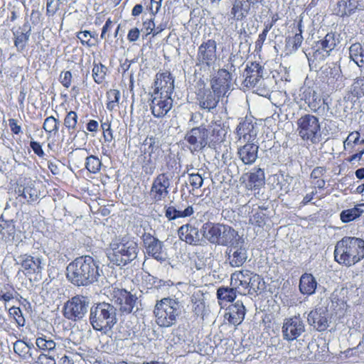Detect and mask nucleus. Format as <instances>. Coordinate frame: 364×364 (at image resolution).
Instances as JSON below:
<instances>
[{"mask_svg":"<svg viewBox=\"0 0 364 364\" xmlns=\"http://www.w3.org/2000/svg\"><path fill=\"white\" fill-rule=\"evenodd\" d=\"M99 265L93 257L89 255L75 258L67 267V278L77 286H87L97 281Z\"/></svg>","mask_w":364,"mask_h":364,"instance_id":"obj_1","label":"nucleus"},{"mask_svg":"<svg viewBox=\"0 0 364 364\" xmlns=\"http://www.w3.org/2000/svg\"><path fill=\"white\" fill-rule=\"evenodd\" d=\"M242 1L235 0L231 9V15L236 20H242L245 16Z\"/></svg>","mask_w":364,"mask_h":364,"instance_id":"obj_56","label":"nucleus"},{"mask_svg":"<svg viewBox=\"0 0 364 364\" xmlns=\"http://www.w3.org/2000/svg\"><path fill=\"white\" fill-rule=\"evenodd\" d=\"M154 314L159 326L169 328L176 323L181 314L179 304L170 297L163 298L156 301Z\"/></svg>","mask_w":364,"mask_h":364,"instance_id":"obj_4","label":"nucleus"},{"mask_svg":"<svg viewBox=\"0 0 364 364\" xmlns=\"http://www.w3.org/2000/svg\"><path fill=\"white\" fill-rule=\"evenodd\" d=\"M13 349L19 359L26 362L33 360V353L37 352L32 343H28L22 339H18L14 343Z\"/></svg>","mask_w":364,"mask_h":364,"instance_id":"obj_33","label":"nucleus"},{"mask_svg":"<svg viewBox=\"0 0 364 364\" xmlns=\"http://www.w3.org/2000/svg\"><path fill=\"white\" fill-rule=\"evenodd\" d=\"M305 331V324L299 316L284 319L282 326L283 339L291 342L297 339Z\"/></svg>","mask_w":364,"mask_h":364,"instance_id":"obj_15","label":"nucleus"},{"mask_svg":"<svg viewBox=\"0 0 364 364\" xmlns=\"http://www.w3.org/2000/svg\"><path fill=\"white\" fill-rule=\"evenodd\" d=\"M76 38L80 41V44L87 48L95 47L99 43L97 33L88 30L77 32Z\"/></svg>","mask_w":364,"mask_h":364,"instance_id":"obj_41","label":"nucleus"},{"mask_svg":"<svg viewBox=\"0 0 364 364\" xmlns=\"http://www.w3.org/2000/svg\"><path fill=\"white\" fill-rule=\"evenodd\" d=\"M296 132L302 141L311 144H317L322 139L319 119L311 114H304L297 119Z\"/></svg>","mask_w":364,"mask_h":364,"instance_id":"obj_5","label":"nucleus"},{"mask_svg":"<svg viewBox=\"0 0 364 364\" xmlns=\"http://www.w3.org/2000/svg\"><path fill=\"white\" fill-rule=\"evenodd\" d=\"M18 295L13 284L5 283L0 285V301L4 304L6 309V304L12 301Z\"/></svg>","mask_w":364,"mask_h":364,"instance_id":"obj_43","label":"nucleus"},{"mask_svg":"<svg viewBox=\"0 0 364 364\" xmlns=\"http://www.w3.org/2000/svg\"><path fill=\"white\" fill-rule=\"evenodd\" d=\"M60 0H47L46 1V15L53 16L60 8Z\"/></svg>","mask_w":364,"mask_h":364,"instance_id":"obj_59","label":"nucleus"},{"mask_svg":"<svg viewBox=\"0 0 364 364\" xmlns=\"http://www.w3.org/2000/svg\"><path fill=\"white\" fill-rule=\"evenodd\" d=\"M231 81L232 75L227 69H218L216 74L210 79V88L224 97L230 90Z\"/></svg>","mask_w":364,"mask_h":364,"instance_id":"obj_17","label":"nucleus"},{"mask_svg":"<svg viewBox=\"0 0 364 364\" xmlns=\"http://www.w3.org/2000/svg\"><path fill=\"white\" fill-rule=\"evenodd\" d=\"M114 306L107 303H100L92 308L90 321L96 331H109L116 323Z\"/></svg>","mask_w":364,"mask_h":364,"instance_id":"obj_8","label":"nucleus"},{"mask_svg":"<svg viewBox=\"0 0 364 364\" xmlns=\"http://www.w3.org/2000/svg\"><path fill=\"white\" fill-rule=\"evenodd\" d=\"M9 126L13 135H19L22 134L21 125L18 124V121L14 118L9 119Z\"/></svg>","mask_w":364,"mask_h":364,"instance_id":"obj_63","label":"nucleus"},{"mask_svg":"<svg viewBox=\"0 0 364 364\" xmlns=\"http://www.w3.org/2000/svg\"><path fill=\"white\" fill-rule=\"evenodd\" d=\"M262 280L259 275L248 269H242L231 274L230 287H232L237 294L247 295L257 292L260 289L259 284Z\"/></svg>","mask_w":364,"mask_h":364,"instance_id":"obj_7","label":"nucleus"},{"mask_svg":"<svg viewBox=\"0 0 364 364\" xmlns=\"http://www.w3.org/2000/svg\"><path fill=\"white\" fill-rule=\"evenodd\" d=\"M244 243V241H239L235 245L228 247L226 253L231 267H240L246 262L247 253Z\"/></svg>","mask_w":364,"mask_h":364,"instance_id":"obj_25","label":"nucleus"},{"mask_svg":"<svg viewBox=\"0 0 364 364\" xmlns=\"http://www.w3.org/2000/svg\"><path fill=\"white\" fill-rule=\"evenodd\" d=\"M73 80V75L70 71H62L60 74V82L61 85L65 87L69 88L71 86Z\"/></svg>","mask_w":364,"mask_h":364,"instance_id":"obj_62","label":"nucleus"},{"mask_svg":"<svg viewBox=\"0 0 364 364\" xmlns=\"http://www.w3.org/2000/svg\"><path fill=\"white\" fill-rule=\"evenodd\" d=\"M87 306L85 297L77 295L65 304L63 314L68 319L76 321L82 318L87 311Z\"/></svg>","mask_w":364,"mask_h":364,"instance_id":"obj_16","label":"nucleus"},{"mask_svg":"<svg viewBox=\"0 0 364 364\" xmlns=\"http://www.w3.org/2000/svg\"><path fill=\"white\" fill-rule=\"evenodd\" d=\"M194 213V209L192 205L188 206L183 210H178L173 206H168L166 208L165 215L169 220H175L178 218L190 217Z\"/></svg>","mask_w":364,"mask_h":364,"instance_id":"obj_44","label":"nucleus"},{"mask_svg":"<svg viewBox=\"0 0 364 364\" xmlns=\"http://www.w3.org/2000/svg\"><path fill=\"white\" fill-rule=\"evenodd\" d=\"M316 287L317 282L311 274L304 273L301 276L299 288L302 294L311 295L314 294Z\"/></svg>","mask_w":364,"mask_h":364,"instance_id":"obj_37","label":"nucleus"},{"mask_svg":"<svg viewBox=\"0 0 364 364\" xmlns=\"http://www.w3.org/2000/svg\"><path fill=\"white\" fill-rule=\"evenodd\" d=\"M107 102L106 108L109 112L117 109L119 105L121 93L119 90L110 89L106 92Z\"/></svg>","mask_w":364,"mask_h":364,"instance_id":"obj_46","label":"nucleus"},{"mask_svg":"<svg viewBox=\"0 0 364 364\" xmlns=\"http://www.w3.org/2000/svg\"><path fill=\"white\" fill-rule=\"evenodd\" d=\"M237 294V292L234 290L232 287H221L217 290L218 299L225 302H232L235 299Z\"/></svg>","mask_w":364,"mask_h":364,"instance_id":"obj_51","label":"nucleus"},{"mask_svg":"<svg viewBox=\"0 0 364 364\" xmlns=\"http://www.w3.org/2000/svg\"><path fill=\"white\" fill-rule=\"evenodd\" d=\"M363 212V210L357 207L343 210L340 214V219L344 223H350L359 218Z\"/></svg>","mask_w":364,"mask_h":364,"instance_id":"obj_52","label":"nucleus"},{"mask_svg":"<svg viewBox=\"0 0 364 364\" xmlns=\"http://www.w3.org/2000/svg\"><path fill=\"white\" fill-rule=\"evenodd\" d=\"M264 210L266 208L262 206H253L249 212V223L255 227L263 228L268 219Z\"/></svg>","mask_w":364,"mask_h":364,"instance_id":"obj_36","label":"nucleus"},{"mask_svg":"<svg viewBox=\"0 0 364 364\" xmlns=\"http://www.w3.org/2000/svg\"><path fill=\"white\" fill-rule=\"evenodd\" d=\"M141 240L146 255L159 262H163L166 259V256L163 251V244L159 239L150 233H144L141 237Z\"/></svg>","mask_w":364,"mask_h":364,"instance_id":"obj_19","label":"nucleus"},{"mask_svg":"<svg viewBox=\"0 0 364 364\" xmlns=\"http://www.w3.org/2000/svg\"><path fill=\"white\" fill-rule=\"evenodd\" d=\"M240 182L248 191H259L265 183V174L263 169L254 168L252 171L244 173Z\"/></svg>","mask_w":364,"mask_h":364,"instance_id":"obj_21","label":"nucleus"},{"mask_svg":"<svg viewBox=\"0 0 364 364\" xmlns=\"http://www.w3.org/2000/svg\"><path fill=\"white\" fill-rule=\"evenodd\" d=\"M78 115L76 112L70 110L67 112L63 119V125L68 130L70 135L75 134L77 128Z\"/></svg>","mask_w":364,"mask_h":364,"instance_id":"obj_47","label":"nucleus"},{"mask_svg":"<svg viewBox=\"0 0 364 364\" xmlns=\"http://www.w3.org/2000/svg\"><path fill=\"white\" fill-rule=\"evenodd\" d=\"M246 309L241 301L230 304L226 309L225 318L229 323L234 326L240 325L244 320Z\"/></svg>","mask_w":364,"mask_h":364,"instance_id":"obj_29","label":"nucleus"},{"mask_svg":"<svg viewBox=\"0 0 364 364\" xmlns=\"http://www.w3.org/2000/svg\"><path fill=\"white\" fill-rule=\"evenodd\" d=\"M31 364H55V360L52 356L41 353Z\"/></svg>","mask_w":364,"mask_h":364,"instance_id":"obj_64","label":"nucleus"},{"mask_svg":"<svg viewBox=\"0 0 364 364\" xmlns=\"http://www.w3.org/2000/svg\"><path fill=\"white\" fill-rule=\"evenodd\" d=\"M179 239L191 245H198L200 242L198 228L191 220L178 230Z\"/></svg>","mask_w":364,"mask_h":364,"instance_id":"obj_26","label":"nucleus"},{"mask_svg":"<svg viewBox=\"0 0 364 364\" xmlns=\"http://www.w3.org/2000/svg\"><path fill=\"white\" fill-rule=\"evenodd\" d=\"M208 144L209 147L216 149L224 141L227 132L220 122H212L208 126Z\"/></svg>","mask_w":364,"mask_h":364,"instance_id":"obj_28","label":"nucleus"},{"mask_svg":"<svg viewBox=\"0 0 364 364\" xmlns=\"http://www.w3.org/2000/svg\"><path fill=\"white\" fill-rule=\"evenodd\" d=\"M363 0H339L333 7V14L341 17H349L357 11H363Z\"/></svg>","mask_w":364,"mask_h":364,"instance_id":"obj_22","label":"nucleus"},{"mask_svg":"<svg viewBox=\"0 0 364 364\" xmlns=\"http://www.w3.org/2000/svg\"><path fill=\"white\" fill-rule=\"evenodd\" d=\"M39 183L30 177L21 175L11 184V189L21 204H32L41 197V193L36 186Z\"/></svg>","mask_w":364,"mask_h":364,"instance_id":"obj_6","label":"nucleus"},{"mask_svg":"<svg viewBox=\"0 0 364 364\" xmlns=\"http://www.w3.org/2000/svg\"><path fill=\"white\" fill-rule=\"evenodd\" d=\"M36 344L40 350L48 353L53 351L56 346V343L53 339L43 334L36 338Z\"/></svg>","mask_w":364,"mask_h":364,"instance_id":"obj_49","label":"nucleus"},{"mask_svg":"<svg viewBox=\"0 0 364 364\" xmlns=\"http://www.w3.org/2000/svg\"><path fill=\"white\" fill-rule=\"evenodd\" d=\"M31 26L25 23L15 31L12 30L14 44L18 52H22L26 48L31 36Z\"/></svg>","mask_w":364,"mask_h":364,"instance_id":"obj_31","label":"nucleus"},{"mask_svg":"<svg viewBox=\"0 0 364 364\" xmlns=\"http://www.w3.org/2000/svg\"><path fill=\"white\" fill-rule=\"evenodd\" d=\"M328 195V193H321L313 188V191L310 193H307L303 198L301 204L306 205L310 203L314 198L321 200Z\"/></svg>","mask_w":364,"mask_h":364,"instance_id":"obj_58","label":"nucleus"},{"mask_svg":"<svg viewBox=\"0 0 364 364\" xmlns=\"http://www.w3.org/2000/svg\"><path fill=\"white\" fill-rule=\"evenodd\" d=\"M192 153L202 151L208 144V134L205 126L192 128L184 137Z\"/></svg>","mask_w":364,"mask_h":364,"instance_id":"obj_14","label":"nucleus"},{"mask_svg":"<svg viewBox=\"0 0 364 364\" xmlns=\"http://www.w3.org/2000/svg\"><path fill=\"white\" fill-rule=\"evenodd\" d=\"M219 60L218 43L215 39L203 41L198 46L196 58V65L204 68L214 67Z\"/></svg>","mask_w":364,"mask_h":364,"instance_id":"obj_10","label":"nucleus"},{"mask_svg":"<svg viewBox=\"0 0 364 364\" xmlns=\"http://www.w3.org/2000/svg\"><path fill=\"white\" fill-rule=\"evenodd\" d=\"M188 181L193 189H198L203 183V178L198 173H191L189 174Z\"/></svg>","mask_w":364,"mask_h":364,"instance_id":"obj_60","label":"nucleus"},{"mask_svg":"<svg viewBox=\"0 0 364 364\" xmlns=\"http://www.w3.org/2000/svg\"><path fill=\"white\" fill-rule=\"evenodd\" d=\"M60 120L53 116L47 117L43 123V129L48 138L55 136L59 130Z\"/></svg>","mask_w":364,"mask_h":364,"instance_id":"obj_45","label":"nucleus"},{"mask_svg":"<svg viewBox=\"0 0 364 364\" xmlns=\"http://www.w3.org/2000/svg\"><path fill=\"white\" fill-rule=\"evenodd\" d=\"M21 267L23 274L27 277H33L36 279L41 277L43 270L42 259L39 257H33L25 254L21 256Z\"/></svg>","mask_w":364,"mask_h":364,"instance_id":"obj_20","label":"nucleus"},{"mask_svg":"<svg viewBox=\"0 0 364 364\" xmlns=\"http://www.w3.org/2000/svg\"><path fill=\"white\" fill-rule=\"evenodd\" d=\"M259 146L251 142L241 146L237 149V156L242 162L245 165L253 164L258 157Z\"/></svg>","mask_w":364,"mask_h":364,"instance_id":"obj_30","label":"nucleus"},{"mask_svg":"<svg viewBox=\"0 0 364 364\" xmlns=\"http://www.w3.org/2000/svg\"><path fill=\"white\" fill-rule=\"evenodd\" d=\"M239 241H244V240L239 236L238 232L230 226H224L223 231L220 237V242L218 244L232 247Z\"/></svg>","mask_w":364,"mask_h":364,"instance_id":"obj_38","label":"nucleus"},{"mask_svg":"<svg viewBox=\"0 0 364 364\" xmlns=\"http://www.w3.org/2000/svg\"><path fill=\"white\" fill-rule=\"evenodd\" d=\"M163 0H143L146 11L152 16H156L161 9Z\"/></svg>","mask_w":364,"mask_h":364,"instance_id":"obj_55","label":"nucleus"},{"mask_svg":"<svg viewBox=\"0 0 364 364\" xmlns=\"http://www.w3.org/2000/svg\"><path fill=\"white\" fill-rule=\"evenodd\" d=\"M349 58L360 68H364V48L360 43H354L349 48Z\"/></svg>","mask_w":364,"mask_h":364,"instance_id":"obj_42","label":"nucleus"},{"mask_svg":"<svg viewBox=\"0 0 364 364\" xmlns=\"http://www.w3.org/2000/svg\"><path fill=\"white\" fill-rule=\"evenodd\" d=\"M223 97L215 92L211 88H203L196 92V100L198 105L203 109L210 111L218 106Z\"/></svg>","mask_w":364,"mask_h":364,"instance_id":"obj_23","label":"nucleus"},{"mask_svg":"<svg viewBox=\"0 0 364 364\" xmlns=\"http://www.w3.org/2000/svg\"><path fill=\"white\" fill-rule=\"evenodd\" d=\"M150 109L156 118L164 117L173 107L172 97L150 93Z\"/></svg>","mask_w":364,"mask_h":364,"instance_id":"obj_18","label":"nucleus"},{"mask_svg":"<svg viewBox=\"0 0 364 364\" xmlns=\"http://www.w3.org/2000/svg\"><path fill=\"white\" fill-rule=\"evenodd\" d=\"M206 304L203 299H196L193 304V312L197 316L203 318L205 314Z\"/></svg>","mask_w":364,"mask_h":364,"instance_id":"obj_57","label":"nucleus"},{"mask_svg":"<svg viewBox=\"0 0 364 364\" xmlns=\"http://www.w3.org/2000/svg\"><path fill=\"white\" fill-rule=\"evenodd\" d=\"M222 225L219 223L206 222L202 225L203 235L211 243L218 244L222 234Z\"/></svg>","mask_w":364,"mask_h":364,"instance_id":"obj_34","label":"nucleus"},{"mask_svg":"<svg viewBox=\"0 0 364 364\" xmlns=\"http://www.w3.org/2000/svg\"><path fill=\"white\" fill-rule=\"evenodd\" d=\"M139 247L135 241L122 238L110 244L107 257L114 265L125 266L137 257Z\"/></svg>","mask_w":364,"mask_h":364,"instance_id":"obj_3","label":"nucleus"},{"mask_svg":"<svg viewBox=\"0 0 364 364\" xmlns=\"http://www.w3.org/2000/svg\"><path fill=\"white\" fill-rule=\"evenodd\" d=\"M9 317L14 321L16 327L20 328L23 327L26 323V319L20 307L13 306L8 309Z\"/></svg>","mask_w":364,"mask_h":364,"instance_id":"obj_50","label":"nucleus"},{"mask_svg":"<svg viewBox=\"0 0 364 364\" xmlns=\"http://www.w3.org/2000/svg\"><path fill=\"white\" fill-rule=\"evenodd\" d=\"M102 161L97 156L90 155L86 158L85 168L91 173H97L102 167Z\"/></svg>","mask_w":364,"mask_h":364,"instance_id":"obj_53","label":"nucleus"},{"mask_svg":"<svg viewBox=\"0 0 364 364\" xmlns=\"http://www.w3.org/2000/svg\"><path fill=\"white\" fill-rule=\"evenodd\" d=\"M114 25V21L111 19L110 17L107 18L105 21V24L102 26L100 33V38L106 40L109 37V33L111 31L112 28Z\"/></svg>","mask_w":364,"mask_h":364,"instance_id":"obj_61","label":"nucleus"},{"mask_svg":"<svg viewBox=\"0 0 364 364\" xmlns=\"http://www.w3.org/2000/svg\"><path fill=\"white\" fill-rule=\"evenodd\" d=\"M175 88V77L169 70L158 72L154 77L151 94L172 97Z\"/></svg>","mask_w":364,"mask_h":364,"instance_id":"obj_13","label":"nucleus"},{"mask_svg":"<svg viewBox=\"0 0 364 364\" xmlns=\"http://www.w3.org/2000/svg\"><path fill=\"white\" fill-rule=\"evenodd\" d=\"M255 126L252 121L247 119L241 121L236 128V134L237 140L250 141L251 138L255 135L254 132Z\"/></svg>","mask_w":364,"mask_h":364,"instance_id":"obj_39","label":"nucleus"},{"mask_svg":"<svg viewBox=\"0 0 364 364\" xmlns=\"http://www.w3.org/2000/svg\"><path fill=\"white\" fill-rule=\"evenodd\" d=\"M334 261L340 265L352 267L364 259V240L345 236L338 240L333 252Z\"/></svg>","mask_w":364,"mask_h":364,"instance_id":"obj_2","label":"nucleus"},{"mask_svg":"<svg viewBox=\"0 0 364 364\" xmlns=\"http://www.w3.org/2000/svg\"><path fill=\"white\" fill-rule=\"evenodd\" d=\"M144 159L146 163L155 166L164 155V151L158 144L154 136L147 137L144 142Z\"/></svg>","mask_w":364,"mask_h":364,"instance_id":"obj_24","label":"nucleus"},{"mask_svg":"<svg viewBox=\"0 0 364 364\" xmlns=\"http://www.w3.org/2000/svg\"><path fill=\"white\" fill-rule=\"evenodd\" d=\"M166 165L168 167L171 166L172 169L175 166V171H168L165 173H159L154 179L149 195L154 203L161 201L167 197L169 192L168 188L171 186V179L174 176L177 170V163L175 159L172 162H167Z\"/></svg>","mask_w":364,"mask_h":364,"instance_id":"obj_9","label":"nucleus"},{"mask_svg":"<svg viewBox=\"0 0 364 364\" xmlns=\"http://www.w3.org/2000/svg\"><path fill=\"white\" fill-rule=\"evenodd\" d=\"M307 321L318 331H323L329 326L328 311L322 307L311 310L308 315Z\"/></svg>","mask_w":364,"mask_h":364,"instance_id":"obj_27","label":"nucleus"},{"mask_svg":"<svg viewBox=\"0 0 364 364\" xmlns=\"http://www.w3.org/2000/svg\"><path fill=\"white\" fill-rule=\"evenodd\" d=\"M107 296L118 307L122 314H129L136 305L137 297L124 289L111 287Z\"/></svg>","mask_w":364,"mask_h":364,"instance_id":"obj_11","label":"nucleus"},{"mask_svg":"<svg viewBox=\"0 0 364 364\" xmlns=\"http://www.w3.org/2000/svg\"><path fill=\"white\" fill-rule=\"evenodd\" d=\"M307 103L311 110L314 112H316L323 105L324 102L321 99V97L314 91Z\"/></svg>","mask_w":364,"mask_h":364,"instance_id":"obj_54","label":"nucleus"},{"mask_svg":"<svg viewBox=\"0 0 364 364\" xmlns=\"http://www.w3.org/2000/svg\"><path fill=\"white\" fill-rule=\"evenodd\" d=\"M326 173V167L316 166L312 170L310 174L313 188L321 193H328L326 191V181L323 179Z\"/></svg>","mask_w":364,"mask_h":364,"instance_id":"obj_35","label":"nucleus"},{"mask_svg":"<svg viewBox=\"0 0 364 364\" xmlns=\"http://www.w3.org/2000/svg\"><path fill=\"white\" fill-rule=\"evenodd\" d=\"M245 84L247 87H255L262 78L263 67L256 62L247 65L245 70Z\"/></svg>","mask_w":364,"mask_h":364,"instance_id":"obj_32","label":"nucleus"},{"mask_svg":"<svg viewBox=\"0 0 364 364\" xmlns=\"http://www.w3.org/2000/svg\"><path fill=\"white\" fill-rule=\"evenodd\" d=\"M107 70V68L101 62L96 63L94 61L92 70L94 82L98 85L102 84L106 79Z\"/></svg>","mask_w":364,"mask_h":364,"instance_id":"obj_48","label":"nucleus"},{"mask_svg":"<svg viewBox=\"0 0 364 364\" xmlns=\"http://www.w3.org/2000/svg\"><path fill=\"white\" fill-rule=\"evenodd\" d=\"M302 27L303 22L302 20L300 19L297 23V28L294 36L286 38V48L290 52L296 51L302 44L304 41L302 36Z\"/></svg>","mask_w":364,"mask_h":364,"instance_id":"obj_40","label":"nucleus"},{"mask_svg":"<svg viewBox=\"0 0 364 364\" xmlns=\"http://www.w3.org/2000/svg\"><path fill=\"white\" fill-rule=\"evenodd\" d=\"M339 39L335 32H329L321 39L314 42L312 46L313 57L318 60H326L336 48Z\"/></svg>","mask_w":364,"mask_h":364,"instance_id":"obj_12","label":"nucleus"}]
</instances>
